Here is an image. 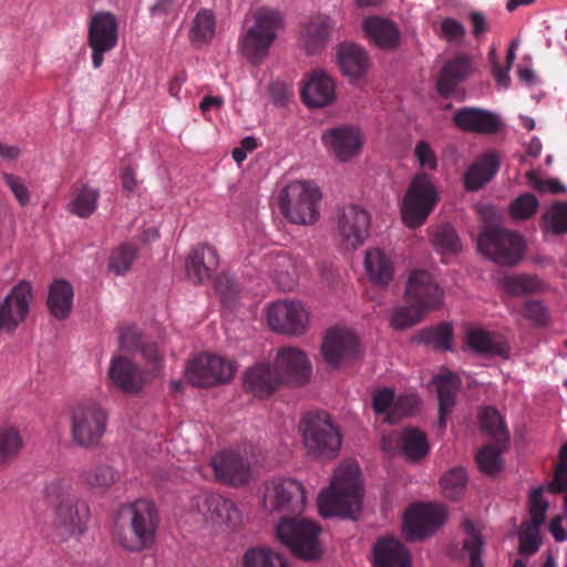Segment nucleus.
I'll return each instance as SVG.
<instances>
[{
  "label": "nucleus",
  "mask_w": 567,
  "mask_h": 567,
  "mask_svg": "<svg viewBox=\"0 0 567 567\" xmlns=\"http://www.w3.org/2000/svg\"><path fill=\"white\" fill-rule=\"evenodd\" d=\"M158 524L155 503L146 498L137 499L121 508L113 536L125 550L142 551L154 544Z\"/></svg>",
  "instance_id": "nucleus-1"
},
{
  "label": "nucleus",
  "mask_w": 567,
  "mask_h": 567,
  "mask_svg": "<svg viewBox=\"0 0 567 567\" xmlns=\"http://www.w3.org/2000/svg\"><path fill=\"white\" fill-rule=\"evenodd\" d=\"M47 501L55 506L54 525L63 536L79 537L86 529L90 509L73 492L72 484L55 478L44 487Z\"/></svg>",
  "instance_id": "nucleus-2"
},
{
  "label": "nucleus",
  "mask_w": 567,
  "mask_h": 567,
  "mask_svg": "<svg viewBox=\"0 0 567 567\" xmlns=\"http://www.w3.org/2000/svg\"><path fill=\"white\" fill-rule=\"evenodd\" d=\"M361 499L358 466L353 463L342 464L337 468L330 487L319 495V512L324 517H350L360 511Z\"/></svg>",
  "instance_id": "nucleus-3"
},
{
  "label": "nucleus",
  "mask_w": 567,
  "mask_h": 567,
  "mask_svg": "<svg viewBox=\"0 0 567 567\" xmlns=\"http://www.w3.org/2000/svg\"><path fill=\"white\" fill-rule=\"evenodd\" d=\"M299 432L307 453L319 460H332L341 447L342 436L331 416L323 411L306 413Z\"/></svg>",
  "instance_id": "nucleus-4"
},
{
  "label": "nucleus",
  "mask_w": 567,
  "mask_h": 567,
  "mask_svg": "<svg viewBox=\"0 0 567 567\" xmlns=\"http://www.w3.org/2000/svg\"><path fill=\"white\" fill-rule=\"evenodd\" d=\"M281 14L270 8H259L252 16V24L239 40L240 50L247 61L254 65L261 63L282 28Z\"/></svg>",
  "instance_id": "nucleus-5"
},
{
  "label": "nucleus",
  "mask_w": 567,
  "mask_h": 567,
  "mask_svg": "<svg viewBox=\"0 0 567 567\" xmlns=\"http://www.w3.org/2000/svg\"><path fill=\"white\" fill-rule=\"evenodd\" d=\"M320 533L321 527L316 522L301 517L299 514L281 517L276 526L277 538L293 555L305 560H315L321 556Z\"/></svg>",
  "instance_id": "nucleus-6"
},
{
  "label": "nucleus",
  "mask_w": 567,
  "mask_h": 567,
  "mask_svg": "<svg viewBox=\"0 0 567 567\" xmlns=\"http://www.w3.org/2000/svg\"><path fill=\"white\" fill-rule=\"evenodd\" d=\"M321 192L317 185L296 181L288 184L278 196L281 214L291 223L315 224L319 218Z\"/></svg>",
  "instance_id": "nucleus-7"
},
{
  "label": "nucleus",
  "mask_w": 567,
  "mask_h": 567,
  "mask_svg": "<svg viewBox=\"0 0 567 567\" xmlns=\"http://www.w3.org/2000/svg\"><path fill=\"white\" fill-rule=\"evenodd\" d=\"M477 246L485 257L503 266L517 265L525 249L524 240L518 234L495 226H487L482 230Z\"/></svg>",
  "instance_id": "nucleus-8"
},
{
  "label": "nucleus",
  "mask_w": 567,
  "mask_h": 567,
  "mask_svg": "<svg viewBox=\"0 0 567 567\" xmlns=\"http://www.w3.org/2000/svg\"><path fill=\"white\" fill-rule=\"evenodd\" d=\"M439 195L426 173H419L411 181L402 205L403 223L415 228L421 226L434 209Z\"/></svg>",
  "instance_id": "nucleus-9"
},
{
  "label": "nucleus",
  "mask_w": 567,
  "mask_h": 567,
  "mask_svg": "<svg viewBox=\"0 0 567 567\" xmlns=\"http://www.w3.org/2000/svg\"><path fill=\"white\" fill-rule=\"evenodd\" d=\"M106 424L107 413L97 402H81L71 410V436L81 447L96 445L105 433Z\"/></svg>",
  "instance_id": "nucleus-10"
},
{
  "label": "nucleus",
  "mask_w": 567,
  "mask_h": 567,
  "mask_svg": "<svg viewBox=\"0 0 567 567\" xmlns=\"http://www.w3.org/2000/svg\"><path fill=\"white\" fill-rule=\"evenodd\" d=\"M262 504L265 509L280 513L281 517L300 514L306 505L303 487L293 478H272L264 485Z\"/></svg>",
  "instance_id": "nucleus-11"
},
{
  "label": "nucleus",
  "mask_w": 567,
  "mask_h": 567,
  "mask_svg": "<svg viewBox=\"0 0 567 567\" xmlns=\"http://www.w3.org/2000/svg\"><path fill=\"white\" fill-rule=\"evenodd\" d=\"M235 373L234 363L220 355L202 353L187 365L186 378L195 386L209 388L229 382Z\"/></svg>",
  "instance_id": "nucleus-12"
},
{
  "label": "nucleus",
  "mask_w": 567,
  "mask_h": 567,
  "mask_svg": "<svg viewBox=\"0 0 567 567\" xmlns=\"http://www.w3.org/2000/svg\"><path fill=\"white\" fill-rule=\"evenodd\" d=\"M118 42V23L116 17L106 11L93 14L87 28V45L92 50V64L100 69L104 54L116 48Z\"/></svg>",
  "instance_id": "nucleus-13"
},
{
  "label": "nucleus",
  "mask_w": 567,
  "mask_h": 567,
  "mask_svg": "<svg viewBox=\"0 0 567 567\" xmlns=\"http://www.w3.org/2000/svg\"><path fill=\"white\" fill-rule=\"evenodd\" d=\"M445 520V511L440 505L414 504L410 506L403 520V533L409 542L422 540L434 534Z\"/></svg>",
  "instance_id": "nucleus-14"
},
{
  "label": "nucleus",
  "mask_w": 567,
  "mask_h": 567,
  "mask_svg": "<svg viewBox=\"0 0 567 567\" xmlns=\"http://www.w3.org/2000/svg\"><path fill=\"white\" fill-rule=\"evenodd\" d=\"M370 229V216L358 205L341 208L337 216V235L346 249H357L361 246Z\"/></svg>",
  "instance_id": "nucleus-15"
},
{
  "label": "nucleus",
  "mask_w": 567,
  "mask_h": 567,
  "mask_svg": "<svg viewBox=\"0 0 567 567\" xmlns=\"http://www.w3.org/2000/svg\"><path fill=\"white\" fill-rule=\"evenodd\" d=\"M308 312L299 301L280 300L274 302L267 313L269 327L277 332L299 336L306 331Z\"/></svg>",
  "instance_id": "nucleus-16"
},
{
  "label": "nucleus",
  "mask_w": 567,
  "mask_h": 567,
  "mask_svg": "<svg viewBox=\"0 0 567 567\" xmlns=\"http://www.w3.org/2000/svg\"><path fill=\"white\" fill-rule=\"evenodd\" d=\"M32 287L27 281L14 286L0 303V333L12 332L29 313Z\"/></svg>",
  "instance_id": "nucleus-17"
},
{
  "label": "nucleus",
  "mask_w": 567,
  "mask_h": 567,
  "mask_svg": "<svg viewBox=\"0 0 567 567\" xmlns=\"http://www.w3.org/2000/svg\"><path fill=\"white\" fill-rule=\"evenodd\" d=\"M210 466L218 482L231 486H243L251 477L249 462L234 450H224L214 455L210 460Z\"/></svg>",
  "instance_id": "nucleus-18"
},
{
  "label": "nucleus",
  "mask_w": 567,
  "mask_h": 567,
  "mask_svg": "<svg viewBox=\"0 0 567 567\" xmlns=\"http://www.w3.org/2000/svg\"><path fill=\"white\" fill-rule=\"evenodd\" d=\"M405 297L409 303L431 311L442 303L443 291L425 270H414L406 284Z\"/></svg>",
  "instance_id": "nucleus-19"
},
{
  "label": "nucleus",
  "mask_w": 567,
  "mask_h": 567,
  "mask_svg": "<svg viewBox=\"0 0 567 567\" xmlns=\"http://www.w3.org/2000/svg\"><path fill=\"white\" fill-rule=\"evenodd\" d=\"M322 355L329 367L337 369L347 361L354 359L359 352V340L354 333L346 329H330L322 342Z\"/></svg>",
  "instance_id": "nucleus-20"
},
{
  "label": "nucleus",
  "mask_w": 567,
  "mask_h": 567,
  "mask_svg": "<svg viewBox=\"0 0 567 567\" xmlns=\"http://www.w3.org/2000/svg\"><path fill=\"white\" fill-rule=\"evenodd\" d=\"M454 125L463 132L482 135L496 134L503 126L501 117L484 109L464 106L455 111Z\"/></svg>",
  "instance_id": "nucleus-21"
},
{
  "label": "nucleus",
  "mask_w": 567,
  "mask_h": 567,
  "mask_svg": "<svg viewBox=\"0 0 567 567\" xmlns=\"http://www.w3.org/2000/svg\"><path fill=\"white\" fill-rule=\"evenodd\" d=\"M198 507L207 520L218 526L235 528L243 522L241 512L236 503L218 493L206 494Z\"/></svg>",
  "instance_id": "nucleus-22"
},
{
  "label": "nucleus",
  "mask_w": 567,
  "mask_h": 567,
  "mask_svg": "<svg viewBox=\"0 0 567 567\" xmlns=\"http://www.w3.org/2000/svg\"><path fill=\"white\" fill-rule=\"evenodd\" d=\"M322 143L339 161L348 162L361 150L362 135L357 127L341 125L324 131Z\"/></svg>",
  "instance_id": "nucleus-23"
},
{
  "label": "nucleus",
  "mask_w": 567,
  "mask_h": 567,
  "mask_svg": "<svg viewBox=\"0 0 567 567\" xmlns=\"http://www.w3.org/2000/svg\"><path fill=\"white\" fill-rule=\"evenodd\" d=\"M275 369L281 377V382L297 385L308 381L311 367L306 354L296 348L281 349L276 358Z\"/></svg>",
  "instance_id": "nucleus-24"
},
{
  "label": "nucleus",
  "mask_w": 567,
  "mask_h": 567,
  "mask_svg": "<svg viewBox=\"0 0 567 567\" xmlns=\"http://www.w3.org/2000/svg\"><path fill=\"white\" fill-rule=\"evenodd\" d=\"M219 265V258L214 247L200 245L195 247L185 261L187 278L194 284L208 281Z\"/></svg>",
  "instance_id": "nucleus-25"
},
{
  "label": "nucleus",
  "mask_w": 567,
  "mask_h": 567,
  "mask_svg": "<svg viewBox=\"0 0 567 567\" xmlns=\"http://www.w3.org/2000/svg\"><path fill=\"white\" fill-rule=\"evenodd\" d=\"M336 96V84L323 71L312 72L301 89V99L310 107L329 105Z\"/></svg>",
  "instance_id": "nucleus-26"
},
{
  "label": "nucleus",
  "mask_w": 567,
  "mask_h": 567,
  "mask_svg": "<svg viewBox=\"0 0 567 567\" xmlns=\"http://www.w3.org/2000/svg\"><path fill=\"white\" fill-rule=\"evenodd\" d=\"M410 553L398 538L384 536L374 543V567H410Z\"/></svg>",
  "instance_id": "nucleus-27"
},
{
  "label": "nucleus",
  "mask_w": 567,
  "mask_h": 567,
  "mask_svg": "<svg viewBox=\"0 0 567 567\" xmlns=\"http://www.w3.org/2000/svg\"><path fill=\"white\" fill-rule=\"evenodd\" d=\"M281 383V377L275 367L264 363L248 369L244 378V388L257 398H268Z\"/></svg>",
  "instance_id": "nucleus-28"
},
{
  "label": "nucleus",
  "mask_w": 567,
  "mask_h": 567,
  "mask_svg": "<svg viewBox=\"0 0 567 567\" xmlns=\"http://www.w3.org/2000/svg\"><path fill=\"white\" fill-rule=\"evenodd\" d=\"M109 377L112 384L125 393H137L143 386L138 367L125 357L112 360Z\"/></svg>",
  "instance_id": "nucleus-29"
},
{
  "label": "nucleus",
  "mask_w": 567,
  "mask_h": 567,
  "mask_svg": "<svg viewBox=\"0 0 567 567\" xmlns=\"http://www.w3.org/2000/svg\"><path fill=\"white\" fill-rule=\"evenodd\" d=\"M472 62L465 54L447 61L437 78L436 90L441 96L452 95L456 86L471 73Z\"/></svg>",
  "instance_id": "nucleus-30"
},
{
  "label": "nucleus",
  "mask_w": 567,
  "mask_h": 567,
  "mask_svg": "<svg viewBox=\"0 0 567 567\" xmlns=\"http://www.w3.org/2000/svg\"><path fill=\"white\" fill-rule=\"evenodd\" d=\"M341 72L350 80L362 78L368 70V55L363 48L354 43H343L337 53Z\"/></svg>",
  "instance_id": "nucleus-31"
},
{
  "label": "nucleus",
  "mask_w": 567,
  "mask_h": 567,
  "mask_svg": "<svg viewBox=\"0 0 567 567\" xmlns=\"http://www.w3.org/2000/svg\"><path fill=\"white\" fill-rule=\"evenodd\" d=\"M365 35L382 49H393L399 44L400 31L396 25L380 17H368L362 22Z\"/></svg>",
  "instance_id": "nucleus-32"
},
{
  "label": "nucleus",
  "mask_w": 567,
  "mask_h": 567,
  "mask_svg": "<svg viewBox=\"0 0 567 567\" xmlns=\"http://www.w3.org/2000/svg\"><path fill=\"white\" fill-rule=\"evenodd\" d=\"M460 383L458 377L453 373L435 378L439 399V419L436 425L440 431L445 429L447 417L455 405V398Z\"/></svg>",
  "instance_id": "nucleus-33"
},
{
  "label": "nucleus",
  "mask_w": 567,
  "mask_h": 567,
  "mask_svg": "<svg viewBox=\"0 0 567 567\" xmlns=\"http://www.w3.org/2000/svg\"><path fill=\"white\" fill-rule=\"evenodd\" d=\"M468 347L476 353L507 357L508 346L503 337L482 328L470 329L466 334Z\"/></svg>",
  "instance_id": "nucleus-34"
},
{
  "label": "nucleus",
  "mask_w": 567,
  "mask_h": 567,
  "mask_svg": "<svg viewBox=\"0 0 567 567\" xmlns=\"http://www.w3.org/2000/svg\"><path fill=\"white\" fill-rule=\"evenodd\" d=\"M332 22L329 17H312L302 29L303 44L308 53L313 54L323 49L330 38Z\"/></svg>",
  "instance_id": "nucleus-35"
},
{
  "label": "nucleus",
  "mask_w": 567,
  "mask_h": 567,
  "mask_svg": "<svg viewBox=\"0 0 567 567\" xmlns=\"http://www.w3.org/2000/svg\"><path fill=\"white\" fill-rule=\"evenodd\" d=\"M363 264L371 282L386 286L392 280L394 272L393 262L381 249H368Z\"/></svg>",
  "instance_id": "nucleus-36"
},
{
  "label": "nucleus",
  "mask_w": 567,
  "mask_h": 567,
  "mask_svg": "<svg viewBox=\"0 0 567 567\" xmlns=\"http://www.w3.org/2000/svg\"><path fill=\"white\" fill-rule=\"evenodd\" d=\"M73 287L63 279L53 281L49 289L48 307L51 315L58 320L66 319L72 310Z\"/></svg>",
  "instance_id": "nucleus-37"
},
{
  "label": "nucleus",
  "mask_w": 567,
  "mask_h": 567,
  "mask_svg": "<svg viewBox=\"0 0 567 567\" xmlns=\"http://www.w3.org/2000/svg\"><path fill=\"white\" fill-rule=\"evenodd\" d=\"M499 167L496 154L488 153L474 162L465 174V187L478 190L497 173Z\"/></svg>",
  "instance_id": "nucleus-38"
},
{
  "label": "nucleus",
  "mask_w": 567,
  "mask_h": 567,
  "mask_svg": "<svg viewBox=\"0 0 567 567\" xmlns=\"http://www.w3.org/2000/svg\"><path fill=\"white\" fill-rule=\"evenodd\" d=\"M399 440L404 456L412 462H419L429 454L427 436L415 427L403 429Z\"/></svg>",
  "instance_id": "nucleus-39"
},
{
  "label": "nucleus",
  "mask_w": 567,
  "mask_h": 567,
  "mask_svg": "<svg viewBox=\"0 0 567 567\" xmlns=\"http://www.w3.org/2000/svg\"><path fill=\"white\" fill-rule=\"evenodd\" d=\"M216 19L215 14L209 9H200L194 17L189 30L190 43L199 48L209 43L215 37Z\"/></svg>",
  "instance_id": "nucleus-40"
},
{
  "label": "nucleus",
  "mask_w": 567,
  "mask_h": 567,
  "mask_svg": "<svg viewBox=\"0 0 567 567\" xmlns=\"http://www.w3.org/2000/svg\"><path fill=\"white\" fill-rule=\"evenodd\" d=\"M23 439L20 432L12 426L0 427V468L14 462L22 449Z\"/></svg>",
  "instance_id": "nucleus-41"
},
{
  "label": "nucleus",
  "mask_w": 567,
  "mask_h": 567,
  "mask_svg": "<svg viewBox=\"0 0 567 567\" xmlns=\"http://www.w3.org/2000/svg\"><path fill=\"white\" fill-rule=\"evenodd\" d=\"M482 430L493 439V443L507 444L508 431L502 415L492 406L484 408L480 413Z\"/></svg>",
  "instance_id": "nucleus-42"
},
{
  "label": "nucleus",
  "mask_w": 567,
  "mask_h": 567,
  "mask_svg": "<svg viewBox=\"0 0 567 567\" xmlns=\"http://www.w3.org/2000/svg\"><path fill=\"white\" fill-rule=\"evenodd\" d=\"M81 480L92 489L105 491L117 480L116 472L105 464H99L82 472Z\"/></svg>",
  "instance_id": "nucleus-43"
},
{
  "label": "nucleus",
  "mask_w": 567,
  "mask_h": 567,
  "mask_svg": "<svg viewBox=\"0 0 567 567\" xmlns=\"http://www.w3.org/2000/svg\"><path fill=\"white\" fill-rule=\"evenodd\" d=\"M245 567H289L287 561L277 553L265 548H250L244 555Z\"/></svg>",
  "instance_id": "nucleus-44"
},
{
  "label": "nucleus",
  "mask_w": 567,
  "mask_h": 567,
  "mask_svg": "<svg viewBox=\"0 0 567 567\" xmlns=\"http://www.w3.org/2000/svg\"><path fill=\"white\" fill-rule=\"evenodd\" d=\"M501 284L506 293L515 297L532 293L539 289L538 279L527 274L506 275L501 279Z\"/></svg>",
  "instance_id": "nucleus-45"
},
{
  "label": "nucleus",
  "mask_w": 567,
  "mask_h": 567,
  "mask_svg": "<svg viewBox=\"0 0 567 567\" xmlns=\"http://www.w3.org/2000/svg\"><path fill=\"white\" fill-rule=\"evenodd\" d=\"M463 525L467 534L463 542V549L468 554L470 561L467 567H484V563L481 558L484 546L483 539L473 522L465 520Z\"/></svg>",
  "instance_id": "nucleus-46"
},
{
  "label": "nucleus",
  "mask_w": 567,
  "mask_h": 567,
  "mask_svg": "<svg viewBox=\"0 0 567 567\" xmlns=\"http://www.w3.org/2000/svg\"><path fill=\"white\" fill-rule=\"evenodd\" d=\"M138 250L131 244H122L116 247L109 260V269L117 276L125 275L137 258Z\"/></svg>",
  "instance_id": "nucleus-47"
},
{
  "label": "nucleus",
  "mask_w": 567,
  "mask_h": 567,
  "mask_svg": "<svg viewBox=\"0 0 567 567\" xmlns=\"http://www.w3.org/2000/svg\"><path fill=\"white\" fill-rule=\"evenodd\" d=\"M506 444L492 443L483 446L476 454L478 468L486 474L493 475L499 472L502 466L501 454Z\"/></svg>",
  "instance_id": "nucleus-48"
},
{
  "label": "nucleus",
  "mask_w": 567,
  "mask_h": 567,
  "mask_svg": "<svg viewBox=\"0 0 567 567\" xmlns=\"http://www.w3.org/2000/svg\"><path fill=\"white\" fill-rule=\"evenodd\" d=\"M466 484L467 474L463 467L452 468L441 478L443 493L452 501H457L463 496Z\"/></svg>",
  "instance_id": "nucleus-49"
},
{
  "label": "nucleus",
  "mask_w": 567,
  "mask_h": 567,
  "mask_svg": "<svg viewBox=\"0 0 567 567\" xmlns=\"http://www.w3.org/2000/svg\"><path fill=\"white\" fill-rule=\"evenodd\" d=\"M97 198L99 192L96 189L84 186L69 204V209L81 218L90 217L96 208Z\"/></svg>",
  "instance_id": "nucleus-50"
},
{
  "label": "nucleus",
  "mask_w": 567,
  "mask_h": 567,
  "mask_svg": "<svg viewBox=\"0 0 567 567\" xmlns=\"http://www.w3.org/2000/svg\"><path fill=\"white\" fill-rule=\"evenodd\" d=\"M545 227L555 235L567 233V203L556 202L543 217Z\"/></svg>",
  "instance_id": "nucleus-51"
},
{
  "label": "nucleus",
  "mask_w": 567,
  "mask_h": 567,
  "mask_svg": "<svg viewBox=\"0 0 567 567\" xmlns=\"http://www.w3.org/2000/svg\"><path fill=\"white\" fill-rule=\"evenodd\" d=\"M426 312L413 303H410L408 307H399L392 313L391 326L399 330L411 328L420 322Z\"/></svg>",
  "instance_id": "nucleus-52"
},
{
  "label": "nucleus",
  "mask_w": 567,
  "mask_h": 567,
  "mask_svg": "<svg viewBox=\"0 0 567 567\" xmlns=\"http://www.w3.org/2000/svg\"><path fill=\"white\" fill-rule=\"evenodd\" d=\"M538 206L539 203L536 196L530 193H525L512 202L509 212L515 219L525 220L536 214Z\"/></svg>",
  "instance_id": "nucleus-53"
},
{
  "label": "nucleus",
  "mask_w": 567,
  "mask_h": 567,
  "mask_svg": "<svg viewBox=\"0 0 567 567\" xmlns=\"http://www.w3.org/2000/svg\"><path fill=\"white\" fill-rule=\"evenodd\" d=\"M433 244L442 252H456L460 249L458 237L450 225H442L433 237Z\"/></svg>",
  "instance_id": "nucleus-54"
},
{
  "label": "nucleus",
  "mask_w": 567,
  "mask_h": 567,
  "mask_svg": "<svg viewBox=\"0 0 567 567\" xmlns=\"http://www.w3.org/2000/svg\"><path fill=\"white\" fill-rule=\"evenodd\" d=\"M544 487L534 488L529 494V524L542 526L546 518L548 503L543 498Z\"/></svg>",
  "instance_id": "nucleus-55"
},
{
  "label": "nucleus",
  "mask_w": 567,
  "mask_h": 567,
  "mask_svg": "<svg viewBox=\"0 0 567 567\" xmlns=\"http://www.w3.org/2000/svg\"><path fill=\"white\" fill-rule=\"evenodd\" d=\"M567 487V442L563 444L559 451V461L555 466L554 478L548 483L547 488L559 494Z\"/></svg>",
  "instance_id": "nucleus-56"
},
{
  "label": "nucleus",
  "mask_w": 567,
  "mask_h": 567,
  "mask_svg": "<svg viewBox=\"0 0 567 567\" xmlns=\"http://www.w3.org/2000/svg\"><path fill=\"white\" fill-rule=\"evenodd\" d=\"M277 267L286 268L275 269V280L278 286L284 290H291L297 284V272L295 267L291 265V260L288 257H278Z\"/></svg>",
  "instance_id": "nucleus-57"
},
{
  "label": "nucleus",
  "mask_w": 567,
  "mask_h": 567,
  "mask_svg": "<svg viewBox=\"0 0 567 567\" xmlns=\"http://www.w3.org/2000/svg\"><path fill=\"white\" fill-rule=\"evenodd\" d=\"M453 331L450 324L442 323L436 328H431L422 331V340L426 343L447 350L452 340Z\"/></svg>",
  "instance_id": "nucleus-58"
},
{
  "label": "nucleus",
  "mask_w": 567,
  "mask_h": 567,
  "mask_svg": "<svg viewBox=\"0 0 567 567\" xmlns=\"http://www.w3.org/2000/svg\"><path fill=\"white\" fill-rule=\"evenodd\" d=\"M419 400L415 395H400L395 402L394 406L385 417V421L389 423H395L401 417L414 413L417 409Z\"/></svg>",
  "instance_id": "nucleus-59"
},
{
  "label": "nucleus",
  "mask_w": 567,
  "mask_h": 567,
  "mask_svg": "<svg viewBox=\"0 0 567 567\" xmlns=\"http://www.w3.org/2000/svg\"><path fill=\"white\" fill-rule=\"evenodd\" d=\"M539 528L540 526L527 524L526 528L519 535V553L522 555L529 556L539 549L542 544Z\"/></svg>",
  "instance_id": "nucleus-60"
},
{
  "label": "nucleus",
  "mask_w": 567,
  "mask_h": 567,
  "mask_svg": "<svg viewBox=\"0 0 567 567\" xmlns=\"http://www.w3.org/2000/svg\"><path fill=\"white\" fill-rule=\"evenodd\" d=\"M2 179L21 206H27L30 203V192L20 176L3 173Z\"/></svg>",
  "instance_id": "nucleus-61"
},
{
  "label": "nucleus",
  "mask_w": 567,
  "mask_h": 567,
  "mask_svg": "<svg viewBox=\"0 0 567 567\" xmlns=\"http://www.w3.org/2000/svg\"><path fill=\"white\" fill-rule=\"evenodd\" d=\"M414 156L423 169H436L437 157L429 142L419 141L414 147Z\"/></svg>",
  "instance_id": "nucleus-62"
},
{
  "label": "nucleus",
  "mask_w": 567,
  "mask_h": 567,
  "mask_svg": "<svg viewBox=\"0 0 567 567\" xmlns=\"http://www.w3.org/2000/svg\"><path fill=\"white\" fill-rule=\"evenodd\" d=\"M120 347L125 351H137L143 344V336L134 326H125L118 329Z\"/></svg>",
  "instance_id": "nucleus-63"
},
{
  "label": "nucleus",
  "mask_w": 567,
  "mask_h": 567,
  "mask_svg": "<svg viewBox=\"0 0 567 567\" xmlns=\"http://www.w3.org/2000/svg\"><path fill=\"white\" fill-rule=\"evenodd\" d=\"M524 317L536 326H545L549 321L547 308L540 301H527L524 306Z\"/></svg>",
  "instance_id": "nucleus-64"
}]
</instances>
